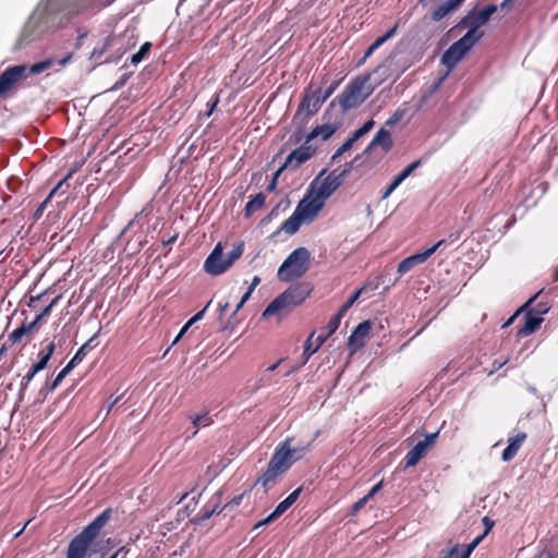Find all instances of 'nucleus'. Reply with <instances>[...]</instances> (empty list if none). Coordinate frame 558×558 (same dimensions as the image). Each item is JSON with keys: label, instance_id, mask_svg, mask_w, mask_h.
<instances>
[{"label": "nucleus", "instance_id": "obj_56", "mask_svg": "<svg viewBox=\"0 0 558 558\" xmlns=\"http://www.w3.org/2000/svg\"><path fill=\"white\" fill-rule=\"evenodd\" d=\"M383 488V481L378 482L377 484H375L369 490L368 493L365 495V497L369 500L371 498H373L380 489Z\"/></svg>", "mask_w": 558, "mask_h": 558}, {"label": "nucleus", "instance_id": "obj_59", "mask_svg": "<svg viewBox=\"0 0 558 558\" xmlns=\"http://www.w3.org/2000/svg\"><path fill=\"white\" fill-rule=\"evenodd\" d=\"M402 112L396 111L392 117L386 121V125L393 126L401 118Z\"/></svg>", "mask_w": 558, "mask_h": 558}, {"label": "nucleus", "instance_id": "obj_39", "mask_svg": "<svg viewBox=\"0 0 558 558\" xmlns=\"http://www.w3.org/2000/svg\"><path fill=\"white\" fill-rule=\"evenodd\" d=\"M313 337L314 332H312L308 339L305 341L303 351L304 363H306L308 359L318 350L316 345H313Z\"/></svg>", "mask_w": 558, "mask_h": 558}, {"label": "nucleus", "instance_id": "obj_12", "mask_svg": "<svg viewBox=\"0 0 558 558\" xmlns=\"http://www.w3.org/2000/svg\"><path fill=\"white\" fill-rule=\"evenodd\" d=\"M324 201L316 194L311 199L307 197L300 201L293 211L303 222H311L324 206Z\"/></svg>", "mask_w": 558, "mask_h": 558}, {"label": "nucleus", "instance_id": "obj_36", "mask_svg": "<svg viewBox=\"0 0 558 558\" xmlns=\"http://www.w3.org/2000/svg\"><path fill=\"white\" fill-rule=\"evenodd\" d=\"M343 313H341L340 311H338L337 314H335L330 320L328 322L327 326H326V333L327 336H331L332 333H335L337 331V329L339 328L340 326V323H341V319L343 317Z\"/></svg>", "mask_w": 558, "mask_h": 558}, {"label": "nucleus", "instance_id": "obj_24", "mask_svg": "<svg viewBox=\"0 0 558 558\" xmlns=\"http://www.w3.org/2000/svg\"><path fill=\"white\" fill-rule=\"evenodd\" d=\"M425 260H427V257L426 255L424 254V252H421V253H417V254H414V255H411L404 259H402L399 264H398V272L400 275H403L408 271H410L414 266L418 265V264H422L424 263Z\"/></svg>", "mask_w": 558, "mask_h": 558}, {"label": "nucleus", "instance_id": "obj_46", "mask_svg": "<svg viewBox=\"0 0 558 558\" xmlns=\"http://www.w3.org/2000/svg\"><path fill=\"white\" fill-rule=\"evenodd\" d=\"M368 499L364 496L362 498H360L357 501H355L352 506H351V511L350 513L352 515H355L362 508L365 507V505L367 504Z\"/></svg>", "mask_w": 558, "mask_h": 558}, {"label": "nucleus", "instance_id": "obj_6", "mask_svg": "<svg viewBox=\"0 0 558 558\" xmlns=\"http://www.w3.org/2000/svg\"><path fill=\"white\" fill-rule=\"evenodd\" d=\"M496 11L497 5L493 3L482 10L474 8L457 24V27L469 28L465 35H471V38H476L478 41L484 36V33L478 31L480 27L485 25Z\"/></svg>", "mask_w": 558, "mask_h": 558}, {"label": "nucleus", "instance_id": "obj_31", "mask_svg": "<svg viewBox=\"0 0 558 558\" xmlns=\"http://www.w3.org/2000/svg\"><path fill=\"white\" fill-rule=\"evenodd\" d=\"M266 202V196L264 193L256 194L250 202L246 203L244 207V216L246 218L251 217L255 211L259 210L264 207Z\"/></svg>", "mask_w": 558, "mask_h": 558}, {"label": "nucleus", "instance_id": "obj_51", "mask_svg": "<svg viewBox=\"0 0 558 558\" xmlns=\"http://www.w3.org/2000/svg\"><path fill=\"white\" fill-rule=\"evenodd\" d=\"M197 322V319H195V317H191L187 323L183 326V328L181 329V331L179 332V335L175 337L174 341L172 344H175L179 339L187 331V329Z\"/></svg>", "mask_w": 558, "mask_h": 558}, {"label": "nucleus", "instance_id": "obj_14", "mask_svg": "<svg viewBox=\"0 0 558 558\" xmlns=\"http://www.w3.org/2000/svg\"><path fill=\"white\" fill-rule=\"evenodd\" d=\"M93 543L94 539L81 531L70 542L66 550V558H85Z\"/></svg>", "mask_w": 558, "mask_h": 558}, {"label": "nucleus", "instance_id": "obj_34", "mask_svg": "<svg viewBox=\"0 0 558 558\" xmlns=\"http://www.w3.org/2000/svg\"><path fill=\"white\" fill-rule=\"evenodd\" d=\"M32 329L27 326V323L24 322L19 328L14 329L10 335L8 340L11 342V344L21 342L24 337L32 338L33 336Z\"/></svg>", "mask_w": 558, "mask_h": 558}, {"label": "nucleus", "instance_id": "obj_21", "mask_svg": "<svg viewBox=\"0 0 558 558\" xmlns=\"http://www.w3.org/2000/svg\"><path fill=\"white\" fill-rule=\"evenodd\" d=\"M94 0H65L63 11L66 16L77 15L92 7Z\"/></svg>", "mask_w": 558, "mask_h": 558}, {"label": "nucleus", "instance_id": "obj_44", "mask_svg": "<svg viewBox=\"0 0 558 558\" xmlns=\"http://www.w3.org/2000/svg\"><path fill=\"white\" fill-rule=\"evenodd\" d=\"M73 368V364L69 362L56 376L54 384H61V381L72 372Z\"/></svg>", "mask_w": 558, "mask_h": 558}, {"label": "nucleus", "instance_id": "obj_32", "mask_svg": "<svg viewBox=\"0 0 558 558\" xmlns=\"http://www.w3.org/2000/svg\"><path fill=\"white\" fill-rule=\"evenodd\" d=\"M461 233H462L461 229H458V230L451 232L447 239H441L437 243H435L433 246L423 251L424 254L426 255L427 258L430 257L439 247L445 246L447 243H453V242L458 241L461 238Z\"/></svg>", "mask_w": 558, "mask_h": 558}, {"label": "nucleus", "instance_id": "obj_57", "mask_svg": "<svg viewBox=\"0 0 558 558\" xmlns=\"http://www.w3.org/2000/svg\"><path fill=\"white\" fill-rule=\"evenodd\" d=\"M420 165H421V160H415V161L411 162L409 166H407V167L403 169V171H404V172L407 173V175L409 177V175H411V174H412V172H413L416 168H418V167H420Z\"/></svg>", "mask_w": 558, "mask_h": 558}, {"label": "nucleus", "instance_id": "obj_33", "mask_svg": "<svg viewBox=\"0 0 558 558\" xmlns=\"http://www.w3.org/2000/svg\"><path fill=\"white\" fill-rule=\"evenodd\" d=\"M303 221L293 213L292 216H290L282 225L281 227L275 232V234L284 231L287 234L292 235L294 234L301 227Z\"/></svg>", "mask_w": 558, "mask_h": 558}, {"label": "nucleus", "instance_id": "obj_3", "mask_svg": "<svg viewBox=\"0 0 558 558\" xmlns=\"http://www.w3.org/2000/svg\"><path fill=\"white\" fill-rule=\"evenodd\" d=\"M290 441L291 439L287 438L278 448H276L268 462L267 469L257 478L255 485L260 484L267 492L269 485L274 484L279 475L290 469L292 465Z\"/></svg>", "mask_w": 558, "mask_h": 558}, {"label": "nucleus", "instance_id": "obj_17", "mask_svg": "<svg viewBox=\"0 0 558 558\" xmlns=\"http://www.w3.org/2000/svg\"><path fill=\"white\" fill-rule=\"evenodd\" d=\"M526 433L520 432L515 436L510 437L508 439V446L504 449L501 453V459L505 462L511 461L520 450L523 442L526 440Z\"/></svg>", "mask_w": 558, "mask_h": 558}, {"label": "nucleus", "instance_id": "obj_20", "mask_svg": "<svg viewBox=\"0 0 558 558\" xmlns=\"http://www.w3.org/2000/svg\"><path fill=\"white\" fill-rule=\"evenodd\" d=\"M375 146H380L385 153H388L393 146L390 132L380 129L366 147L365 153H369Z\"/></svg>", "mask_w": 558, "mask_h": 558}, {"label": "nucleus", "instance_id": "obj_52", "mask_svg": "<svg viewBox=\"0 0 558 558\" xmlns=\"http://www.w3.org/2000/svg\"><path fill=\"white\" fill-rule=\"evenodd\" d=\"M284 170V168L279 167V169L275 172V175L271 180V182L269 183V185L267 186V191H275L276 190V186H277V180L279 178V175L282 173V171Z\"/></svg>", "mask_w": 558, "mask_h": 558}, {"label": "nucleus", "instance_id": "obj_50", "mask_svg": "<svg viewBox=\"0 0 558 558\" xmlns=\"http://www.w3.org/2000/svg\"><path fill=\"white\" fill-rule=\"evenodd\" d=\"M290 508V505L286 501V500H282L277 507L276 509L272 511L274 512V517H277L279 518L280 515H282L288 509Z\"/></svg>", "mask_w": 558, "mask_h": 558}, {"label": "nucleus", "instance_id": "obj_1", "mask_svg": "<svg viewBox=\"0 0 558 558\" xmlns=\"http://www.w3.org/2000/svg\"><path fill=\"white\" fill-rule=\"evenodd\" d=\"M314 287L311 282L299 281L288 287L281 294L272 300L263 312V317L288 314L300 306L312 294Z\"/></svg>", "mask_w": 558, "mask_h": 558}, {"label": "nucleus", "instance_id": "obj_5", "mask_svg": "<svg viewBox=\"0 0 558 558\" xmlns=\"http://www.w3.org/2000/svg\"><path fill=\"white\" fill-rule=\"evenodd\" d=\"M310 252L305 247L292 251L278 269V279L289 282L301 278L308 270Z\"/></svg>", "mask_w": 558, "mask_h": 558}, {"label": "nucleus", "instance_id": "obj_26", "mask_svg": "<svg viewBox=\"0 0 558 558\" xmlns=\"http://www.w3.org/2000/svg\"><path fill=\"white\" fill-rule=\"evenodd\" d=\"M375 291L377 289V284H372L371 282L364 283L361 288L355 290L348 300L341 305L339 311L343 314H345L352 305L359 300V298L362 295V293L366 290Z\"/></svg>", "mask_w": 558, "mask_h": 558}, {"label": "nucleus", "instance_id": "obj_29", "mask_svg": "<svg viewBox=\"0 0 558 558\" xmlns=\"http://www.w3.org/2000/svg\"><path fill=\"white\" fill-rule=\"evenodd\" d=\"M399 27V23L397 22L386 34L378 37L365 51L363 60L371 57L375 50H377L383 44H385L388 39H390L397 33Z\"/></svg>", "mask_w": 558, "mask_h": 558}, {"label": "nucleus", "instance_id": "obj_19", "mask_svg": "<svg viewBox=\"0 0 558 558\" xmlns=\"http://www.w3.org/2000/svg\"><path fill=\"white\" fill-rule=\"evenodd\" d=\"M72 57H73L72 53H68L64 58L57 60V63L60 66H64L65 64H68L71 61ZM54 63H56L54 59H46L44 61H40V62H37V63L31 65L29 68L27 66V76L39 74V73L50 69Z\"/></svg>", "mask_w": 558, "mask_h": 558}, {"label": "nucleus", "instance_id": "obj_23", "mask_svg": "<svg viewBox=\"0 0 558 558\" xmlns=\"http://www.w3.org/2000/svg\"><path fill=\"white\" fill-rule=\"evenodd\" d=\"M480 543L481 537H475L466 546L456 545L449 550L446 558H469L472 551L478 546Z\"/></svg>", "mask_w": 558, "mask_h": 558}, {"label": "nucleus", "instance_id": "obj_38", "mask_svg": "<svg viewBox=\"0 0 558 558\" xmlns=\"http://www.w3.org/2000/svg\"><path fill=\"white\" fill-rule=\"evenodd\" d=\"M77 171V166L73 167L69 170L66 175L51 190L48 197L51 199L60 190H62V186L66 184V182L73 177V174Z\"/></svg>", "mask_w": 558, "mask_h": 558}, {"label": "nucleus", "instance_id": "obj_49", "mask_svg": "<svg viewBox=\"0 0 558 558\" xmlns=\"http://www.w3.org/2000/svg\"><path fill=\"white\" fill-rule=\"evenodd\" d=\"M245 493H242L240 495H236L234 496L231 500H229L225 506L223 508H227V509H233L234 507H238L241 502H242V499L244 497Z\"/></svg>", "mask_w": 558, "mask_h": 558}, {"label": "nucleus", "instance_id": "obj_25", "mask_svg": "<svg viewBox=\"0 0 558 558\" xmlns=\"http://www.w3.org/2000/svg\"><path fill=\"white\" fill-rule=\"evenodd\" d=\"M337 129V125L329 123L318 125L314 128L311 131V133L306 136V143L316 138L317 136H322L323 140H328L336 133Z\"/></svg>", "mask_w": 558, "mask_h": 558}, {"label": "nucleus", "instance_id": "obj_27", "mask_svg": "<svg viewBox=\"0 0 558 558\" xmlns=\"http://www.w3.org/2000/svg\"><path fill=\"white\" fill-rule=\"evenodd\" d=\"M464 0H447L445 3L440 4L436 8L432 13V19L434 21H440L444 19L449 12L458 8Z\"/></svg>", "mask_w": 558, "mask_h": 558}, {"label": "nucleus", "instance_id": "obj_61", "mask_svg": "<svg viewBox=\"0 0 558 558\" xmlns=\"http://www.w3.org/2000/svg\"><path fill=\"white\" fill-rule=\"evenodd\" d=\"M303 450H304L303 448H294V449L291 448V452H292L291 461L293 462V461L301 459Z\"/></svg>", "mask_w": 558, "mask_h": 558}, {"label": "nucleus", "instance_id": "obj_43", "mask_svg": "<svg viewBox=\"0 0 558 558\" xmlns=\"http://www.w3.org/2000/svg\"><path fill=\"white\" fill-rule=\"evenodd\" d=\"M483 525H484V532L478 535L477 537H481V542L485 538V536L493 530L495 525V521L492 520L489 517L485 515L482 519Z\"/></svg>", "mask_w": 558, "mask_h": 558}, {"label": "nucleus", "instance_id": "obj_22", "mask_svg": "<svg viewBox=\"0 0 558 558\" xmlns=\"http://www.w3.org/2000/svg\"><path fill=\"white\" fill-rule=\"evenodd\" d=\"M221 501H222V493L221 492H218L214 497L213 499L210 500V505H206L203 509H202V512H201V520H207L209 519L210 517H213L214 514H219L221 513L226 508H223V506H221Z\"/></svg>", "mask_w": 558, "mask_h": 558}, {"label": "nucleus", "instance_id": "obj_11", "mask_svg": "<svg viewBox=\"0 0 558 558\" xmlns=\"http://www.w3.org/2000/svg\"><path fill=\"white\" fill-rule=\"evenodd\" d=\"M439 432L427 435L424 440L418 441L405 456V468L415 466L425 457L427 451L435 445Z\"/></svg>", "mask_w": 558, "mask_h": 558}, {"label": "nucleus", "instance_id": "obj_28", "mask_svg": "<svg viewBox=\"0 0 558 558\" xmlns=\"http://www.w3.org/2000/svg\"><path fill=\"white\" fill-rule=\"evenodd\" d=\"M189 418L191 420L194 427V432L192 434L193 437L198 433L201 428L210 426L214 423L213 416L208 411H205L202 414L189 415Z\"/></svg>", "mask_w": 558, "mask_h": 558}, {"label": "nucleus", "instance_id": "obj_40", "mask_svg": "<svg viewBox=\"0 0 558 558\" xmlns=\"http://www.w3.org/2000/svg\"><path fill=\"white\" fill-rule=\"evenodd\" d=\"M341 83V80H338V81H335L327 89L324 94H322V98H316L315 100V106H318V102L319 104H324L333 93L335 90L338 88V86L340 85Z\"/></svg>", "mask_w": 558, "mask_h": 558}, {"label": "nucleus", "instance_id": "obj_63", "mask_svg": "<svg viewBox=\"0 0 558 558\" xmlns=\"http://www.w3.org/2000/svg\"><path fill=\"white\" fill-rule=\"evenodd\" d=\"M46 367H47V366H46L44 363H41V362L37 361L36 363H34V364L32 365V367H31V368L33 369V372H35V373L37 374V373H39L40 371L45 369Z\"/></svg>", "mask_w": 558, "mask_h": 558}, {"label": "nucleus", "instance_id": "obj_13", "mask_svg": "<svg viewBox=\"0 0 558 558\" xmlns=\"http://www.w3.org/2000/svg\"><path fill=\"white\" fill-rule=\"evenodd\" d=\"M315 154V148L310 145L303 144L296 149L292 150L282 165L284 169L296 170L301 165L306 162Z\"/></svg>", "mask_w": 558, "mask_h": 558}, {"label": "nucleus", "instance_id": "obj_8", "mask_svg": "<svg viewBox=\"0 0 558 558\" xmlns=\"http://www.w3.org/2000/svg\"><path fill=\"white\" fill-rule=\"evenodd\" d=\"M26 77L27 65L20 64L7 68L0 74V98H5Z\"/></svg>", "mask_w": 558, "mask_h": 558}, {"label": "nucleus", "instance_id": "obj_48", "mask_svg": "<svg viewBox=\"0 0 558 558\" xmlns=\"http://www.w3.org/2000/svg\"><path fill=\"white\" fill-rule=\"evenodd\" d=\"M402 183V181L396 177L392 182L388 185V187L386 189V191L383 193V198H387L400 184Z\"/></svg>", "mask_w": 558, "mask_h": 558}, {"label": "nucleus", "instance_id": "obj_4", "mask_svg": "<svg viewBox=\"0 0 558 558\" xmlns=\"http://www.w3.org/2000/svg\"><path fill=\"white\" fill-rule=\"evenodd\" d=\"M244 252V242L240 241L232 246L227 258H223V246L218 242L204 263V270L211 276H220L230 269L233 264L242 256Z\"/></svg>", "mask_w": 558, "mask_h": 558}, {"label": "nucleus", "instance_id": "obj_37", "mask_svg": "<svg viewBox=\"0 0 558 558\" xmlns=\"http://www.w3.org/2000/svg\"><path fill=\"white\" fill-rule=\"evenodd\" d=\"M77 171V166L73 167L69 170L66 175L51 190L48 197L51 199L60 190H62V186L66 184V182L73 177V174Z\"/></svg>", "mask_w": 558, "mask_h": 558}, {"label": "nucleus", "instance_id": "obj_47", "mask_svg": "<svg viewBox=\"0 0 558 558\" xmlns=\"http://www.w3.org/2000/svg\"><path fill=\"white\" fill-rule=\"evenodd\" d=\"M549 308L550 307L547 303L539 302L531 311H533L534 315L542 317V315L546 314L549 311Z\"/></svg>", "mask_w": 558, "mask_h": 558}, {"label": "nucleus", "instance_id": "obj_55", "mask_svg": "<svg viewBox=\"0 0 558 558\" xmlns=\"http://www.w3.org/2000/svg\"><path fill=\"white\" fill-rule=\"evenodd\" d=\"M43 319L44 317L38 314L33 322L27 323V326L32 329L33 332H35L40 327Z\"/></svg>", "mask_w": 558, "mask_h": 558}, {"label": "nucleus", "instance_id": "obj_7", "mask_svg": "<svg viewBox=\"0 0 558 558\" xmlns=\"http://www.w3.org/2000/svg\"><path fill=\"white\" fill-rule=\"evenodd\" d=\"M476 38H471V35H464L459 40L454 41L442 54L441 62L452 70L459 61L472 49L476 44Z\"/></svg>", "mask_w": 558, "mask_h": 558}, {"label": "nucleus", "instance_id": "obj_53", "mask_svg": "<svg viewBox=\"0 0 558 558\" xmlns=\"http://www.w3.org/2000/svg\"><path fill=\"white\" fill-rule=\"evenodd\" d=\"M302 492V487L296 488L293 490L284 500L290 505V507L296 501L300 494Z\"/></svg>", "mask_w": 558, "mask_h": 558}, {"label": "nucleus", "instance_id": "obj_15", "mask_svg": "<svg viewBox=\"0 0 558 558\" xmlns=\"http://www.w3.org/2000/svg\"><path fill=\"white\" fill-rule=\"evenodd\" d=\"M372 330V323L369 320H364L360 323L351 336L349 337V347L354 351L360 350L365 344V339L368 337Z\"/></svg>", "mask_w": 558, "mask_h": 558}, {"label": "nucleus", "instance_id": "obj_62", "mask_svg": "<svg viewBox=\"0 0 558 558\" xmlns=\"http://www.w3.org/2000/svg\"><path fill=\"white\" fill-rule=\"evenodd\" d=\"M56 350V344L54 342H50L46 345V348L44 350H41V352H45L46 354L52 356L53 352Z\"/></svg>", "mask_w": 558, "mask_h": 558}, {"label": "nucleus", "instance_id": "obj_58", "mask_svg": "<svg viewBox=\"0 0 558 558\" xmlns=\"http://www.w3.org/2000/svg\"><path fill=\"white\" fill-rule=\"evenodd\" d=\"M128 553L129 549L126 548V546H122L109 558H125Z\"/></svg>", "mask_w": 558, "mask_h": 558}, {"label": "nucleus", "instance_id": "obj_64", "mask_svg": "<svg viewBox=\"0 0 558 558\" xmlns=\"http://www.w3.org/2000/svg\"><path fill=\"white\" fill-rule=\"evenodd\" d=\"M51 356L46 354L45 352H39L38 353V361L44 363L46 366L48 364V362L50 361Z\"/></svg>", "mask_w": 558, "mask_h": 558}, {"label": "nucleus", "instance_id": "obj_30", "mask_svg": "<svg viewBox=\"0 0 558 558\" xmlns=\"http://www.w3.org/2000/svg\"><path fill=\"white\" fill-rule=\"evenodd\" d=\"M95 338L96 335L88 339L70 360V363L73 364L74 367H76L86 357V355L96 348V344L93 343Z\"/></svg>", "mask_w": 558, "mask_h": 558}, {"label": "nucleus", "instance_id": "obj_2", "mask_svg": "<svg viewBox=\"0 0 558 558\" xmlns=\"http://www.w3.org/2000/svg\"><path fill=\"white\" fill-rule=\"evenodd\" d=\"M369 78V74H365L351 80L342 93L331 101L330 106H332L335 101H338L343 112L357 108L374 90V88L368 85Z\"/></svg>", "mask_w": 558, "mask_h": 558}, {"label": "nucleus", "instance_id": "obj_60", "mask_svg": "<svg viewBox=\"0 0 558 558\" xmlns=\"http://www.w3.org/2000/svg\"><path fill=\"white\" fill-rule=\"evenodd\" d=\"M367 134V132L361 126L357 129L351 136L352 141L355 143L359 138Z\"/></svg>", "mask_w": 558, "mask_h": 558}, {"label": "nucleus", "instance_id": "obj_42", "mask_svg": "<svg viewBox=\"0 0 558 558\" xmlns=\"http://www.w3.org/2000/svg\"><path fill=\"white\" fill-rule=\"evenodd\" d=\"M539 293H541V291H539V292H537L536 294H534L532 298H530V299L527 300V302H526L523 306H521V307H520V308H519V310H518V311H517V312H515V313H514V314H513V315H512V316L507 320V323L504 325V327H507V326L511 325V324L514 322V319L518 317V315H519L522 311H524V310H525L530 304H532V303L537 299V296L539 295Z\"/></svg>", "mask_w": 558, "mask_h": 558}, {"label": "nucleus", "instance_id": "obj_9", "mask_svg": "<svg viewBox=\"0 0 558 558\" xmlns=\"http://www.w3.org/2000/svg\"><path fill=\"white\" fill-rule=\"evenodd\" d=\"M349 173L348 168L332 170L319 184L316 195L325 202L344 181Z\"/></svg>", "mask_w": 558, "mask_h": 558}, {"label": "nucleus", "instance_id": "obj_45", "mask_svg": "<svg viewBox=\"0 0 558 558\" xmlns=\"http://www.w3.org/2000/svg\"><path fill=\"white\" fill-rule=\"evenodd\" d=\"M354 144V142L352 141L351 137H349L338 149L337 151L333 154L332 156V159H336L338 157H340L342 154H344L347 150H349L352 145Z\"/></svg>", "mask_w": 558, "mask_h": 558}, {"label": "nucleus", "instance_id": "obj_18", "mask_svg": "<svg viewBox=\"0 0 558 558\" xmlns=\"http://www.w3.org/2000/svg\"><path fill=\"white\" fill-rule=\"evenodd\" d=\"M543 317L533 314V311H527L524 316V324L517 331L518 338H525L535 332L543 323Z\"/></svg>", "mask_w": 558, "mask_h": 558}, {"label": "nucleus", "instance_id": "obj_54", "mask_svg": "<svg viewBox=\"0 0 558 558\" xmlns=\"http://www.w3.org/2000/svg\"><path fill=\"white\" fill-rule=\"evenodd\" d=\"M60 384H54V379L51 381V383H46L45 386L40 389V393H50L52 391H54L57 389V387L59 386Z\"/></svg>", "mask_w": 558, "mask_h": 558}, {"label": "nucleus", "instance_id": "obj_41", "mask_svg": "<svg viewBox=\"0 0 558 558\" xmlns=\"http://www.w3.org/2000/svg\"><path fill=\"white\" fill-rule=\"evenodd\" d=\"M35 375H36V373L33 372L32 368H29V371L23 376V378L21 380V385H20V398L23 397V393L27 389L28 384L33 380Z\"/></svg>", "mask_w": 558, "mask_h": 558}, {"label": "nucleus", "instance_id": "obj_35", "mask_svg": "<svg viewBox=\"0 0 558 558\" xmlns=\"http://www.w3.org/2000/svg\"><path fill=\"white\" fill-rule=\"evenodd\" d=\"M150 49H151V43H149V41L144 43L141 46L140 50L131 57V63L138 64L140 62L145 60L148 57Z\"/></svg>", "mask_w": 558, "mask_h": 558}, {"label": "nucleus", "instance_id": "obj_16", "mask_svg": "<svg viewBox=\"0 0 558 558\" xmlns=\"http://www.w3.org/2000/svg\"><path fill=\"white\" fill-rule=\"evenodd\" d=\"M112 514V509H105L98 517H96L82 532L88 535L94 541L98 537L100 530L107 524Z\"/></svg>", "mask_w": 558, "mask_h": 558}, {"label": "nucleus", "instance_id": "obj_10", "mask_svg": "<svg viewBox=\"0 0 558 558\" xmlns=\"http://www.w3.org/2000/svg\"><path fill=\"white\" fill-rule=\"evenodd\" d=\"M316 98H322V89L320 88L313 89V86L311 84L304 90L302 100L298 107L294 118H298L301 114H304V119H307V118L314 116L316 112H318V110L320 109L323 104L318 102V106H315L314 104H315Z\"/></svg>", "mask_w": 558, "mask_h": 558}]
</instances>
